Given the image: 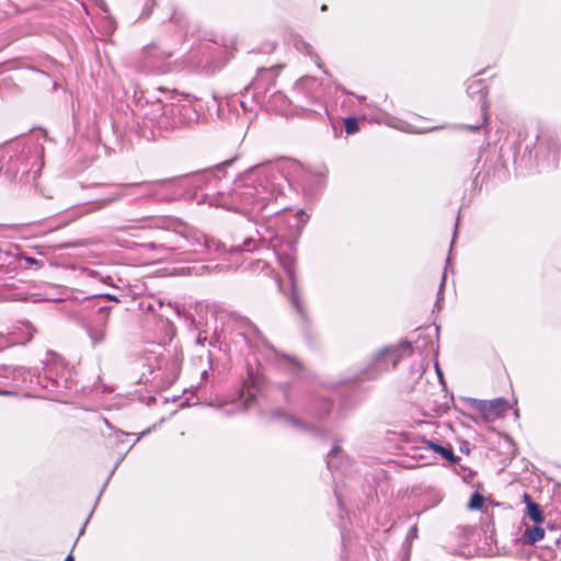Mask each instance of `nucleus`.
<instances>
[{
  "label": "nucleus",
  "mask_w": 561,
  "mask_h": 561,
  "mask_svg": "<svg viewBox=\"0 0 561 561\" xmlns=\"http://www.w3.org/2000/svg\"><path fill=\"white\" fill-rule=\"evenodd\" d=\"M267 190L268 182L266 181V183H263L260 181L259 186H252L249 183L244 185L238 183L236 185L234 193L244 204L260 205L261 207H264L267 201V196L264 194Z\"/></svg>",
  "instance_id": "1"
},
{
  "label": "nucleus",
  "mask_w": 561,
  "mask_h": 561,
  "mask_svg": "<svg viewBox=\"0 0 561 561\" xmlns=\"http://www.w3.org/2000/svg\"><path fill=\"white\" fill-rule=\"evenodd\" d=\"M467 93L474 100H477L478 102L481 103V110H482V121L480 124L476 125V126H467L468 129L470 130H477L479 129L488 119V116H486V110H488V106H486V92H485V88L482 83V81L480 80H477V81H473L471 82L468 88H467Z\"/></svg>",
  "instance_id": "2"
},
{
  "label": "nucleus",
  "mask_w": 561,
  "mask_h": 561,
  "mask_svg": "<svg viewBox=\"0 0 561 561\" xmlns=\"http://www.w3.org/2000/svg\"><path fill=\"white\" fill-rule=\"evenodd\" d=\"M35 331L31 322L21 321L11 328L9 335L13 344H25L32 340Z\"/></svg>",
  "instance_id": "3"
},
{
  "label": "nucleus",
  "mask_w": 561,
  "mask_h": 561,
  "mask_svg": "<svg viewBox=\"0 0 561 561\" xmlns=\"http://www.w3.org/2000/svg\"><path fill=\"white\" fill-rule=\"evenodd\" d=\"M413 354L412 342L401 340L398 344L388 347V362L392 367H397L401 359L410 357Z\"/></svg>",
  "instance_id": "4"
},
{
  "label": "nucleus",
  "mask_w": 561,
  "mask_h": 561,
  "mask_svg": "<svg viewBox=\"0 0 561 561\" xmlns=\"http://www.w3.org/2000/svg\"><path fill=\"white\" fill-rule=\"evenodd\" d=\"M508 408V402L501 398L491 401H483L480 405V410L489 420H494L499 417L504 412H506Z\"/></svg>",
  "instance_id": "5"
},
{
  "label": "nucleus",
  "mask_w": 561,
  "mask_h": 561,
  "mask_svg": "<svg viewBox=\"0 0 561 561\" xmlns=\"http://www.w3.org/2000/svg\"><path fill=\"white\" fill-rule=\"evenodd\" d=\"M157 227L167 230H173L174 232L181 234L184 238H188V233L191 230L190 227L184 222L172 218L160 219Z\"/></svg>",
  "instance_id": "6"
},
{
  "label": "nucleus",
  "mask_w": 561,
  "mask_h": 561,
  "mask_svg": "<svg viewBox=\"0 0 561 561\" xmlns=\"http://www.w3.org/2000/svg\"><path fill=\"white\" fill-rule=\"evenodd\" d=\"M545 536V529L538 524L533 526H525V530L522 535V540L526 545H534L541 540Z\"/></svg>",
  "instance_id": "7"
},
{
  "label": "nucleus",
  "mask_w": 561,
  "mask_h": 561,
  "mask_svg": "<svg viewBox=\"0 0 561 561\" xmlns=\"http://www.w3.org/2000/svg\"><path fill=\"white\" fill-rule=\"evenodd\" d=\"M523 497H524V501L526 503L527 514L530 517V519L533 522H535L536 524L542 523L543 522V514H542V510H541L540 505L535 503L531 500L530 495L527 494V493H524Z\"/></svg>",
  "instance_id": "8"
},
{
  "label": "nucleus",
  "mask_w": 561,
  "mask_h": 561,
  "mask_svg": "<svg viewBox=\"0 0 561 561\" xmlns=\"http://www.w3.org/2000/svg\"><path fill=\"white\" fill-rule=\"evenodd\" d=\"M26 374L27 369L25 367L0 365V377L11 376L13 380L25 381Z\"/></svg>",
  "instance_id": "9"
},
{
  "label": "nucleus",
  "mask_w": 561,
  "mask_h": 561,
  "mask_svg": "<svg viewBox=\"0 0 561 561\" xmlns=\"http://www.w3.org/2000/svg\"><path fill=\"white\" fill-rule=\"evenodd\" d=\"M287 268V273L290 277V280H291V302L293 305L295 306V308L297 309V311L299 313H302V307H301V302H300V299H299V295H298V291H297V287H296V283H295V279H294V275H293V271L289 266L286 267Z\"/></svg>",
  "instance_id": "10"
},
{
  "label": "nucleus",
  "mask_w": 561,
  "mask_h": 561,
  "mask_svg": "<svg viewBox=\"0 0 561 561\" xmlns=\"http://www.w3.org/2000/svg\"><path fill=\"white\" fill-rule=\"evenodd\" d=\"M484 503V496L481 495L478 492H474L469 502H468V508L472 511L481 510Z\"/></svg>",
  "instance_id": "11"
},
{
  "label": "nucleus",
  "mask_w": 561,
  "mask_h": 561,
  "mask_svg": "<svg viewBox=\"0 0 561 561\" xmlns=\"http://www.w3.org/2000/svg\"><path fill=\"white\" fill-rule=\"evenodd\" d=\"M345 131L348 135H353L359 130L358 119L355 117H347L344 121Z\"/></svg>",
  "instance_id": "12"
},
{
  "label": "nucleus",
  "mask_w": 561,
  "mask_h": 561,
  "mask_svg": "<svg viewBox=\"0 0 561 561\" xmlns=\"http://www.w3.org/2000/svg\"><path fill=\"white\" fill-rule=\"evenodd\" d=\"M433 448L436 453H438L443 458L451 461V462H455L456 461V458H455V455L453 453L451 449L449 448H446V447H443V446H438V445H435L433 444Z\"/></svg>",
  "instance_id": "13"
},
{
  "label": "nucleus",
  "mask_w": 561,
  "mask_h": 561,
  "mask_svg": "<svg viewBox=\"0 0 561 561\" xmlns=\"http://www.w3.org/2000/svg\"><path fill=\"white\" fill-rule=\"evenodd\" d=\"M49 354L53 356V360H54V363L47 365L49 376H51L53 375L51 366L58 365V364L64 366V364H62V359L60 357H58L56 354H54V353H49Z\"/></svg>",
  "instance_id": "14"
},
{
  "label": "nucleus",
  "mask_w": 561,
  "mask_h": 561,
  "mask_svg": "<svg viewBox=\"0 0 561 561\" xmlns=\"http://www.w3.org/2000/svg\"><path fill=\"white\" fill-rule=\"evenodd\" d=\"M90 336L93 340L94 343H99L104 340V333L103 332H90Z\"/></svg>",
  "instance_id": "15"
},
{
  "label": "nucleus",
  "mask_w": 561,
  "mask_h": 561,
  "mask_svg": "<svg viewBox=\"0 0 561 561\" xmlns=\"http://www.w3.org/2000/svg\"><path fill=\"white\" fill-rule=\"evenodd\" d=\"M254 399H255V396L253 393H249L247 399L242 403L241 410H247L250 407L251 402L254 401Z\"/></svg>",
  "instance_id": "16"
},
{
  "label": "nucleus",
  "mask_w": 561,
  "mask_h": 561,
  "mask_svg": "<svg viewBox=\"0 0 561 561\" xmlns=\"http://www.w3.org/2000/svg\"><path fill=\"white\" fill-rule=\"evenodd\" d=\"M416 533H417L416 526H413L407 536V541H411L412 539L416 538V536H417Z\"/></svg>",
  "instance_id": "17"
},
{
  "label": "nucleus",
  "mask_w": 561,
  "mask_h": 561,
  "mask_svg": "<svg viewBox=\"0 0 561 561\" xmlns=\"http://www.w3.org/2000/svg\"><path fill=\"white\" fill-rule=\"evenodd\" d=\"M253 243V240L252 239H247L244 242H243V245H242V251H251L252 248H251V244Z\"/></svg>",
  "instance_id": "18"
},
{
  "label": "nucleus",
  "mask_w": 561,
  "mask_h": 561,
  "mask_svg": "<svg viewBox=\"0 0 561 561\" xmlns=\"http://www.w3.org/2000/svg\"><path fill=\"white\" fill-rule=\"evenodd\" d=\"M444 286H445V275H443V278H442V282H440L438 296H440ZM439 301H440V297H438L437 302H436L437 308H440L439 307Z\"/></svg>",
  "instance_id": "19"
},
{
  "label": "nucleus",
  "mask_w": 561,
  "mask_h": 561,
  "mask_svg": "<svg viewBox=\"0 0 561 561\" xmlns=\"http://www.w3.org/2000/svg\"><path fill=\"white\" fill-rule=\"evenodd\" d=\"M0 396H13V397H16L18 392L16 391H12V390L0 389Z\"/></svg>",
  "instance_id": "20"
},
{
  "label": "nucleus",
  "mask_w": 561,
  "mask_h": 561,
  "mask_svg": "<svg viewBox=\"0 0 561 561\" xmlns=\"http://www.w3.org/2000/svg\"><path fill=\"white\" fill-rule=\"evenodd\" d=\"M340 453V447L339 445H334L333 448L331 449V451L329 453V458H332L334 457L335 455H337Z\"/></svg>",
  "instance_id": "21"
},
{
  "label": "nucleus",
  "mask_w": 561,
  "mask_h": 561,
  "mask_svg": "<svg viewBox=\"0 0 561 561\" xmlns=\"http://www.w3.org/2000/svg\"><path fill=\"white\" fill-rule=\"evenodd\" d=\"M12 300H25V297L24 296H21L19 294H14L12 297H11Z\"/></svg>",
  "instance_id": "22"
},
{
  "label": "nucleus",
  "mask_w": 561,
  "mask_h": 561,
  "mask_svg": "<svg viewBox=\"0 0 561 561\" xmlns=\"http://www.w3.org/2000/svg\"><path fill=\"white\" fill-rule=\"evenodd\" d=\"M253 175H254V172H251L249 175H247L245 181L247 182H254Z\"/></svg>",
  "instance_id": "23"
},
{
  "label": "nucleus",
  "mask_w": 561,
  "mask_h": 561,
  "mask_svg": "<svg viewBox=\"0 0 561 561\" xmlns=\"http://www.w3.org/2000/svg\"><path fill=\"white\" fill-rule=\"evenodd\" d=\"M65 561H73V557H72L71 554H69V556L65 559Z\"/></svg>",
  "instance_id": "24"
},
{
  "label": "nucleus",
  "mask_w": 561,
  "mask_h": 561,
  "mask_svg": "<svg viewBox=\"0 0 561 561\" xmlns=\"http://www.w3.org/2000/svg\"><path fill=\"white\" fill-rule=\"evenodd\" d=\"M153 185H163L164 184V181H160V182H154L152 183Z\"/></svg>",
  "instance_id": "25"
},
{
  "label": "nucleus",
  "mask_w": 561,
  "mask_h": 561,
  "mask_svg": "<svg viewBox=\"0 0 561 561\" xmlns=\"http://www.w3.org/2000/svg\"><path fill=\"white\" fill-rule=\"evenodd\" d=\"M408 560H409V553H408V552H405L404 558H403V561H408Z\"/></svg>",
  "instance_id": "26"
},
{
  "label": "nucleus",
  "mask_w": 561,
  "mask_h": 561,
  "mask_svg": "<svg viewBox=\"0 0 561 561\" xmlns=\"http://www.w3.org/2000/svg\"><path fill=\"white\" fill-rule=\"evenodd\" d=\"M106 297H107L108 299H111V300H116V298H115L114 296L107 295Z\"/></svg>",
  "instance_id": "27"
},
{
  "label": "nucleus",
  "mask_w": 561,
  "mask_h": 561,
  "mask_svg": "<svg viewBox=\"0 0 561 561\" xmlns=\"http://www.w3.org/2000/svg\"><path fill=\"white\" fill-rule=\"evenodd\" d=\"M327 9H328V7H327L325 4H323V5L321 7V11H325Z\"/></svg>",
  "instance_id": "28"
},
{
  "label": "nucleus",
  "mask_w": 561,
  "mask_h": 561,
  "mask_svg": "<svg viewBox=\"0 0 561 561\" xmlns=\"http://www.w3.org/2000/svg\"><path fill=\"white\" fill-rule=\"evenodd\" d=\"M331 459L328 460V467L331 468Z\"/></svg>",
  "instance_id": "29"
},
{
  "label": "nucleus",
  "mask_w": 561,
  "mask_h": 561,
  "mask_svg": "<svg viewBox=\"0 0 561 561\" xmlns=\"http://www.w3.org/2000/svg\"><path fill=\"white\" fill-rule=\"evenodd\" d=\"M383 352H385L383 350L379 351L378 355L381 356L383 354Z\"/></svg>",
  "instance_id": "30"
}]
</instances>
